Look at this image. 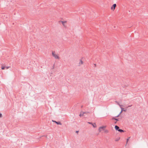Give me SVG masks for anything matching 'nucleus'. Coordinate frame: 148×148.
<instances>
[{"mask_svg": "<svg viewBox=\"0 0 148 148\" xmlns=\"http://www.w3.org/2000/svg\"><path fill=\"white\" fill-rule=\"evenodd\" d=\"M52 55L56 59L59 60L60 59L59 55L56 53L55 51H53L52 52Z\"/></svg>", "mask_w": 148, "mask_h": 148, "instance_id": "f257e3e1", "label": "nucleus"}, {"mask_svg": "<svg viewBox=\"0 0 148 148\" xmlns=\"http://www.w3.org/2000/svg\"><path fill=\"white\" fill-rule=\"evenodd\" d=\"M106 126H101L99 128V132H101L102 131L105 130V128H106Z\"/></svg>", "mask_w": 148, "mask_h": 148, "instance_id": "f03ea898", "label": "nucleus"}, {"mask_svg": "<svg viewBox=\"0 0 148 148\" xmlns=\"http://www.w3.org/2000/svg\"><path fill=\"white\" fill-rule=\"evenodd\" d=\"M116 6V4H114L111 8V9L112 11H114Z\"/></svg>", "mask_w": 148, "mask_h": 148, "instance_id": "7ed1b4c3", "label": "nucleus"}, {"mask_svg": "<svg viewBox=\"0 0 148 148\" xmlns=\"http://www.w3.org/2000/svg\"><path fill=\"white\" fill-rule=\"evenodd\" d=\"M83 64V61L81 60H80L79 61V66H81V65Z\"/></svg>", "mask_w": 148, "mask_h": 148, "instance_id": "20e7f679", "label": "nucleus"}, {"mask_svg": "<svg viewBox=\"0 0 148 148\" xmlns=\"http://www.w3.org/2000/svg\"><path fill=\"white\" fill-rule=\"evenodd\" d=\"M52 121L53 122H55V123H56L57 124L60 125H62L61 123L60 122H57V121Z\"/></svg>", "mask_w": 148, "mask_h": 148, "instance_id": "39448f33", "label": "nucleus"}, {"mask_svg": "<svg viewBox=\"0 0 148 148\" xmlns=\"http://www.w3.org/2000/svg\"><path fill=\"white\" fill-rule=\"evenodd\" d=\"M89 123L90 124H92V125L93 127H94V128H96V127H97V125H96L95 124V123H93V124H92L91 123Z\"/></svg>", "mask_w": 148, "mask_h": 148, "instance_id": "423d86ee", "label": "nucleus"}, {"mask_svg": "<svg viewBox=\"0 0 148 148\" xmlns=\"http://www.w3.org/2000/svg\"><path fill=\"white\" fill-rule=\"evenodd\" d=\"M61 22L62 23V24L64 26H65V24L66 23V21H62Z\"/></svg>", "mask_w": 148, "mask_h": 148, "instance_id": "0eeeda50", "label": "nucleus"}, {"mask_svg": "<svg viewBox=\"0 0 148 148\" xmlns=\"http://www.w3.org/2000/svg\"><path fill=\"white\" fill-rule=\"evenodd\" d=\"M85 113L84 112H81L79 114V116L80 117L84 115V114Z\"/></svg>", "mask_w": 148, "mask_h": 148, "instance_id": "6e6552de", "label": "nucleus"}, {"mask_svg": "<svg viewBox=\"0 0 148 148\" xmlns=\"http://www.w3.org/2000/svg\"><path fill=\"white\" fill-rule=\"evenodd\" d=\"M115 128L116 130H119V127L118 126L116 125L115 126Z\"/></svg>", "mask_w": 148, "mask_h": 148, "instance_id": "1a4fd4ad", "label": "nucleus"}, {"mask_svg": "<svg viewBox=\"0 0 148 148\" xmlns=\"http://www.w3.org/2000/svg\"><path fill=\"white\" fill-rule=\"evenodd\" d=\"M118 131H119V132H124L123 130H121V129H119Z\"/></svg>", "mask_w": 148, "mask_h": 148, "instance_id": "9d476101", "label": "nucleus"}, {"mask_svg": "<svg viewBox=\"0 0 148 148\" xmlns=\"http://www.w3.org/2000/svg\"><path fill=\"white\" fill-rule=\"evenodd\" d=\"M104 131H105V133H108V130H105V129Z\"/></svg>", "mask_w": 148, "mask_h": 148, "instance_id": "9b49d317", "label": "nucleus"}, {"mask_svg": "<svg viewBox=\"0 0 148 148\" xmlns=\"http://www.w3.org/2000/svg\"><path fill=\"white\" fill-rule=\"evenodd\" d=\"M5 68V66H2L1 67V69L2 70H4Z\"/></svg>", "mask_w": 148, "mask_h": 148, "instance_id": "f8f14e48", "label": "nucleus"}, {"mask_svg": "<svg viewBox=\"0 0 148 148\" xmlns=\"http://www.w3.org/2000/svg\"><path fill=\"white\" fill-rule=\"evenodd\" d=\"M9 68V67L8 66L5 67V68H6V69H8Z\"/></svg>", "mask_w": 148, "mask_h": 148, "instance_id": "ddd939ff", "label": "nucleus"}, {"mask_svg": "<svg viewBox=\"0 0 148 148\" xmlns=\"http://www.w3.org/2000/svg\"><path fill=\"white\" fill-rule=\"evenodd\" d=\"M112 119H114L115 120H116V121H117L118 120L117 119H114V118H112Z\"/></svg>", "mask_w": 148, "mask_h": 148, "instance_id": "4468645a", "label": "nucleus"}, {"mask_svg": "<svg viewBox=\"0 0 148 148\" xmlns=\"http://www.w3.org/2000/svg\"><path fill=\"white\" fill-rule=\"evenodd\" d=\"M2 116V115L1 114H0V118Z\"/></svg>", "mask_w": 148, "mask_h": 148, "instance_id": "2eb2a0df", "label": "nucleus"}, {"mask_svg": "<svg viewBox=\"0 0 148 148\" xmlns=\"http://www.w3.org/2000/svg\"><path fill=\"white\" fill-rule=\"evenodd\" d=\"M121 108V109H122V110H123V108Z\"/></svg>", "mask_w": 148, "mask_h": 148, "instance_id": "dca6fc26", "label": "nucleus"}, {"mask_svg": "<svg viewBox=\"0 0 148 148\" xmlns=\"http://www.w3.org/2000/svg\"><path fill=\"white\" fill-rule=\"evenodd\" d=\"M119 106L121 107V105H120V104H119Z\"/></svg>", "mask_w": 148, "mask_h": 148, "instance_id": "f3484780", "label": "nucleus"}, {"mask_svg": "<svg viewBox=\"0 0 148 148\" xmlns=\"http://www.w3.org/2000/svg\"><path fill=\"white\" fill-rule=\"evenodd\" d=\"M127 142L128 141V139H127Z\"/></svg>", "mask_w": 148, "mask_h": 148, "instance_id": "a211bd4d", "label": "nucleus"}]
</instances>
